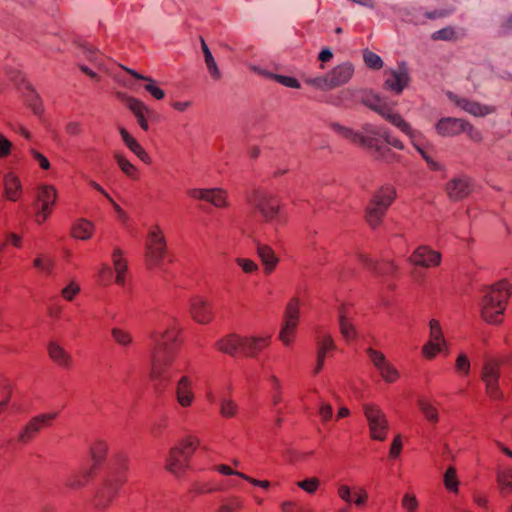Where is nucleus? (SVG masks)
Returning <instances> with one entry per match:
<instances>
[{
  "label": "nucleus",
  "mask_w": 512,
  "mask_h": 512,
  "mask_svg": "<svg viewBox=\"0 0 512 512\" xmlns=\"http://www.w3.org/2000/svg\"><path fill=\"white\" fill-rule=\"evenodd\" d=\"M177 331L166 329L164 332H153L150 338L153 342L151 351L150 376L155 381L169 382L167 374L177 352Z\"/></svg>",
  "instance_id": "obj_1"
},
{
  "label": "nucleus",
  "mask_w": 512,
  "mask_h": 512,
  "mask_svg": "<svg viewBox=\"0 0 512 512\" xmlns=\"http://www.w3.org/2000/svg\"><path fill=\"white\" fill-rule=\"evenodd\" d=\"M126 455L119 453L115 456L114 464L109 475L103 480L95 492L93 504L99 510L106 509L116 497L120 487L125 483L127 469Z\"/></svg>",
  "instance_id": "obj_2"
},
{
  "label": "nucleus",
  "mask_w": 512,
  "mask_h": 512,
  "mask_svg": "<svg viewBox=\"0 0 512 512\" xmlns=\"http://www.w3.org/2000/svg\"><path fill=\"white\" fill-rule=\"evenodd\" d=\"M511 294L512 285L506 280H501L487 288L480 303L482 318L490 324L500 323Z\"/></svg>",
  "instance_id": "obj_3"
},
{
  "label": "nucleus",
  "mask_w": 512,
  "mask_h": 512,
  "mask_svg": "<svg viewBox=\"0 0 512 512\" xmlns=\"http://www.w3.org/2000/svg\"><path fill=\"white\" fill-rule=\"evenodd\" d=\"M248 203L259 213L264 222L282 224L285 222L281 202L265 189H254L247 196Z\"/></svg>",
  "instance_id": "obj_4"
},
{
  "label": "nucleus",
  "mask_w": 512,
  "mask_h": 512,
  "mask_svg": "<svg viewBox=\"0 0 512 512\" xmlns=\"http://www.w3.org/2000/svg\"><path fill=\"white\" fill-rule=\"evenodd\" d=\"M199 445L200 441L195 436L189 435L184 438L178 446L171 448L166 460V469L175 475L182 474Z\"/></svg>",
  "instance_id": "obj_5"
},
{
  "label": "nucleus",
  "mask_w": 512,
  "mask_h": 512,
  "mask_svg": "<svg viewBox=\"0 0 512 512\" xmlns=\"http://www.w3.org/2000/svg\"><path fill=\"white\" fill-rule=\"evenodd\" d=\"M395 197V189L391 186H383L375 192L366 208V220L373 229L381 224Z\"/></svg>",
  "instance_id": "obj_6"
},
{
  "label": "nucleus",
  "mask_w": 512,
  "mask_h": 512,
  "mask_svg": "<svg viewBox=\"0 0 512 512\" xmlns=\"http://www.w3.org/2000/svg\"><path fill=\"white\" fill-rule=\"evenodd\" d=\"M481 380L485 384V392L492 400H503L504 393L500 389V362L495 359H488L484 362L481 370Z\"/></svg>",
  "instance_id": "obj_7"
},
{
  "label": "nucleus",
  "mask_w": 512,
  "mask_h": 512,
  "mask_svg": "<svg viewBox=\"0 0 512 512\" xmlns=\"http://www.w3.org/2000/svg\"><path fill=\"white\" fill-rule=\"evenodd\" d=\"M117 97L124 102L126 107L132 112L142 130L148 131L149 121H156L158 119L159 115L157 112L148 108L141 100L121 92L117 93Z\"/></svg>",
  "instance_id": "obj_8"
},
{
  "label": "nucleus",
  "mask_w": 512,
  "mask_h": 512,
  "mask_svg": "<svg viewBox=\"0 0 512 512\" xmlns=\"http://www.w3.org/2000/svg\"><path fill=\"white\" fill-rule=\"evenodd\" d=\"M166 255V240L159 226L148 234L146 242V262L149 267L158 266Z\"/></svg>",
  "instance_id": "obj_9"
},
{
  "label": "nucleus",
  "mask_w": 512,
  "mask_h": 512,
  "mask_svg": "<svg viewBox=\"0 0 512 512\" xmlns=\"http://www.w3.org/2000/svg\"><path fill=\"white\" fill-rule=\"evenodd\" d=\"M363 411L369 424L371 437L378 441H384L388 422L383 411L378 406L368 403L363 405Z\"/></svg>",
  "instance_id": "obj_10"
},
{
  "label": "nucleus",
  "mask_w": 512,
  "mask_h": 512,
  "mask_svg": "<svg viewBox=\"0 0 512 512\" xmlns=\"http://www.w3.org/2000/svg\"><path fill=\"white\" fill-rule=\"evenodd\" d=\"M57 417V413L39 414L29 420L19 432L16 442L27 445L34 440L37 434Z\"/></svg>",
  "instance_id": "obj_11"
},
{
  "label": "nucleus",
  "mask_w": 512,
  "mask_h": 512,
  "mask_svg": "<svg viewBox=\"0 0 512 512\" xmlns=\"http://www.w3.org/2000/svg\"><path fill=\"white\" fill-rule=\"evenodd\" d=\"M299 304L300 302L298 298H292L285 309L284 324L281 328L279 337L286 346L292 343L294 332L298 325L300 314Z\"/></svg>",
  "instance_id": "obj_12"
},
{
  "label": "nucleus",
  "mask_w": 512,
  "mask_h": 512,
  "mask_svg": "<svg viewBox=\"0 0 512 512\" xmlns=\"http://www.w3.org/2000/svg\"><path fill=\"white\" fill-rule=\"evenodd\" d=\"M376 113L383 117L386 121L398 128L402 133L407 135L411 140L419 134V131L413 129L411 125L391 106L385 99L377 107Z\"/></svg>",
  "instance_id": "obj_13"
},
{
  "label": "nucleus",
  "mask_w": 512,
  "mask_h": 512,
  "mask_svg": "<svg viewBox=\"0 0 512 512\" xmlns=\"http://www.w3.org/2000/svg\"><path fill=\"white\" fill-rule=\"evenodd\" d=\"M376 113L383 117L386 121L398 128L402 133L407 135L411 140L419 134V131L413 129L411 125L391 106L385 99L377 107Z\"/></svg>",
  "instance_id": "obj_14"
},
{
  "label": "nucleus",
  "mask_w": 512,
  "mask_h": 512,
  "mask_svg": "<svg viewBox=\"0 0 512 512\" xmlns=\"http://www.w3.org/2000/svg\"><path fill=\"white\" fill-rule=\"evenodd\" d=\"M410 75L406 63L399 64L397 70L386 72L384 89L400 94L409 85Z\"/></svg>",
  "instance_id": "obj_15"
},
{
  "label": "nucleus",
  "mask_w": 512,
  "mask_h": 512,
  "mask_svg": "<svg viewBox=\"0 0 512 512\" xmlns=\"http://www.w3.org/2000/svg\"><path fill=\"white\" fill-rule=\"evenodd\" d=\"M187 193L191 198L206 201L217 208H224L228 206L226 191L221 188H193L189 189Z\"/></svg>",
  "instance_id": "obj_16"
},
{
  "label": "nucleus",
  "mask_w": 512,
  "mask_h": 512,
  "mask_svg": "<svg viewBox=\"0 0 512 512\" xmlns=\"http://www.w3.org/2000/svg\"><path fill=\"white\" fill-rule=\"evenodd\" d=\"M94 468L89 466L71 471L64 480V487L70 491H79L85 488L95 477Z\"/></svg>",
  "instance_id": "obj_17"
},
{
  "label": "nucleus",
  "mask_w": 512,
  "mask_h": 512,
  "mask_svg": "<svg viewBox=\"0 0 512 512\" xmlns=\"http://www.w3.org/2000/svg\"><path fill=\"white\" fill-rule=\"evenodd\" d=\"M316 346V366L313 370L315 375L323 369L325 358L327 357L328 353L336 349L331 335L324 332L320 328L316 331Z\"/></svg>",
  "instance_id": "obj_18"
},
{
  "label": "nucleus",
  "mask_w": 512,
  "mask_h": 512,
  "mask_svg": "<svg viewBox=\"0 0 512 512\" xmlns=\"http://www.w3.org/2000/svg\"><path fill=\"white\" fill-rule=\"evenodd\" d=\"M429 326L430 340L424 345L422 352L426 358L431 359L442 350V346L445 345V340L438 320L432 319Z\"/></svg>",
  "instance_id": "obj_19"
},
{
  "label": "nucleus",
  "mask_w": 512,
  "mask_h": 512,
  "mask_svg": "<svg viewBox=\"0 0 512 512\" xmlns=\"http://www.w3.org/2000/svg\"><path fill=\"white\" fill-rule=\"evenodd\" d=\"M472 190V181L467 176L455 177L446 184L447 195L452 201H459L466 198Z\"/></svg>",
  "instance_id": "obj_20"
},
{
  "label": "nucleus",
  "mask_w": 512,
  "mask_h": 512,
  "mask_svg": "<svg viewBox=\"0 0 512 512\" xmlns=\"http://www.w3.org/2000/svg\"><path fill=\"white\" fill-rule=\"evenodd\" d=\"M409 261L425 268L435 267L440 264L441 254L428 246H419L411 254Z\"/></svg>",
  "instance_id": "obj_21"
},
{
  "label": "nucleus",
  "mask_w": 512,
  "mask_h": 512,
  "mask_svg": "<svg viewBox=\"0 0 512 512\" xmlns=\"http://www.w3.org/2000/svg\"><path fill=\"white\" fill-rule=\"evenodd\" d=\"M56 189L51 185H43L37 195V200L41 203L40 211L37 214V222H44L51 213L52 206L56 200Z\"/></svg>",
  "instance_id": "obj_22"
},
{
  "label": "nucleus",
  "mask_w": 512,
  "mask_h": 512,
  "mask_svg": "<svg viewBox=\"0 0 512 512\" xmlns=\"http://www.w3.org/2000/svg\"><path fill=\"white\" fill-rule=\"evenodd\" d=\"M436 132L442 137H453L464 132L465 120L455 117H443L435 125Z\"/></svg>",
  "instance_id": "obj_23"
},
{
  "label": "nucleus",
  "mask_w": 512,
  "mask_h": 512,
  "mask_svg": "<svg viewBox=\"0 0 512 512\" xmlns=\"http://www.w3.org/2000/svg\"><path fill=\"white\" fill-rule=\"evenodd\" d=\"M192 318L200 324H208L213 319V312L209 302L201 297H195L190 303Z\"/></svg>",
  "instance_id": "obj_24"
},
{
  "label": "nucleus",
  "mask_w": 512,
  "mask_h": 512,
  "mask_svg": "<svg viewBox=\"0 0 512 512\" xmlns=\"http://www.w3.org/2000/svg\"><path fill=\"white\" fill-rule=\"evenodd\" d=\"M354 66L344 62L334 67L329 73V81L333 88L346 84L353 76Z\"/></svg>",
  "instance_id": "obj_25"
},
{
  "label": "nucleus",
  "mask_w": 512,
  "mask_h": 512,
  "mask_svg": "<svg viewBox=\"0 0 512 512\" xmlns=\"http://www.w3.org/2000/svg\"><path fill=\"white\" fill-rule=\"evenodd\" d=\"M270 337H243L241 336V354L246 357H256L257 354L269 345Z\"/></svg>",
  "instance_id": "obj_26"
},
{
  "label": "nucleus",
  "mask_w": 512,
  "mask_h": 512,
  "mask_svg": "<svg viewBox=\"0 0 512 512\" xmlns=\"http://www.w3.org/2000/svg\"><path fill=\"white\" fill-rule=\"evenodd\" d=\"M176 398L181 407H190L194 401L192 381L188 376H182L177 382Z\"/></svg>",
  "instance_id": "obj_27"
},
{
  "label": "nucleus",
  "mask_w": 512,
  "mask_h": 512,
  "mask_svg": "<svg viewBox=\"0 0 512 512\" xmlns=\"http://www.w3.org/2000/svg\"><path fill=\"white\" fill-rule=\"evenodd\" d=\"M216 346L219 351L234 357L241 353V336L234 333L229 334L218 340Z\"/></svg>",
  "instance_id": "obj_28"
},
{
  "label": "nucleus",
  "mask_w": 512,
  "mask_h": 512,
  "mask_svg": "<svg viewBox=\"0 0 512 512\" xmlns=\"http://www.w3.org/2000/svg\"><path fill=\"white\" fill-rule=\"evenodd\" d=\"M121 138L125 145L144 163H151L148 153L142 148L138 141L123 127L119 129Z\"/></svg>",
  "instance_id": "obj_29"
},
{
  "label": "nucleus",
  "mask_w": 512,
  "mask_h": 512,
  "mask_svg": "<svg viewBox=\"0 0 512 512\" xmlns=\"http://www.w3.org/2000/svg\"><path fill=\"white\" fill-rule=\"evenodd\" d=\"M4 191L7 199L17 201L22 193V185L19 178L12 172L4 175Z\"/></svg>",
  "instance_id": "obj_30"
},
{
  "label": "nucleus",
  "mask_w": 512,
  "mask_h": 512,
  "mask_svg": "<svg viewBox=\"0 0 512 512\" xmlns=\"http://www.w3.org/2000/svg\"><path fill=\"white\" fill-rule=\"evenodd\" d=\"M339 327L342 336L346 340H352L356 338V329L350 319L348 318L347 307L342 305L338 310Z\"/></svg>",
  "instance_id": "obj_31"
},
{
  "label": "nucleus",
  "mask_w": 512,
  "mask_h": 512,
  "mask_svg": "<svg viewBox=\"0 0 512 512\" xmlns=\"http://www.w3.org/2000/svg\"><path fill=\"white\" fill-rule=\"evenodd\" d=\"M257 253L264 265L265 272L271 273L278 263V258L272 248L265 244H258Z\"/></svg>",
  "instance_id": "obj_32"
},
{
  "label": "nucleus",
  "mask_w": 512,
  "mask_h": 512,
  "mask_svg": "<svg viewBox=\"0 0 512 512\" xmlns=\"http://www.w3.org/2000/svg\"><path fill=\"white\" fill-rule=\"evenodd\" d=\"M359 260L366 265L367 268L377 274H392L397 270V266L393 262L377 263L364 254L359 255Z\"/></svg>",
  "instance_id": "obj_33"
},
{
  "label": "nucleus",
  "mask_w": 512,
  "mask_h": 512,
  "mask_svg": "<svg viewBox=\"0 0 512 512\" xmlns=\"http://www.w3.org/2000/svg\"><path fill=\"white\" fill-rule=\"evenodd\" d=\"M48 354L56 364L64 368H69L71 366V356L56 342H51L48 345Z\"/></svg>",
  "instance_id": "obj_34"
},
{
  "label": "nucleus",
  "mask_w": 512,
  "mask_h": 512,
  "mask_svg": "<svg viewBox=\"0 0 512 512\" xmlns=\"http://www.w3.org/2000/svg\"><path fill=\"white\" fill-rule=\"evenodd\" d=\"M329 127L333 130L338 136L343 139L348 140L350 143L358 145V142L362 140V133L350 128L343 126L337 122L329 123Z\"/></svg>",
  "instance_id": "obj_35"
},
{
  "label": "nucleus",
  "mask_w": 512,
  "mask_h": 512,
  "mask_svg": "<svg viewBox=\"0 0 512 512\" xmlns=\"http://www.w3.org/2000/svg\"><path fill=\"white\" fill-rule=\"evenodd\" d=\"M496 482L501 496L507 497L512 494V470L498 469L496 473Z\"/></svg>",
  "instance_id": "obj_36"
},
{
  "label": "nucleus",
  "mask_w": 512,
  "mask_h": 512,
  "mask_svg": "<svg viewBox=\"0 0 512 512\" xmlns=\"http://www.w3.org/2000/svg\"><path fill=\"white\" fill-rule=\"evenodd\" d=\"M200 40H201V49L204 54V61H205L207 70H208L210 76L214 80H220L222 77V74L217 66V63H216L209 47L207 46L206 42L204 41V39L201 37Z\"/></svg>",
  "instance_id": "obj_37"
},
{
  "label": "nucleus",
  "mask_w": 512,
  "mask_h": 512,
  "mask_svg": "<svg viewBox=\"0 0 512 512\" xmlns=\"http://www.w3.org/2000/svg\"><path fill=\"white\" fill-rule=\"evenodd\" d=\"M94 232V224L84 218L79 219L72 227V236L80 240H88Z\"/></svg>",
  "instance_id": "obj_38"
},
{
  "label": "nucleus",
  "mask_w": 512,
  "mask_h": 512,
  "mask_svg": "<svg viewBox=\"0 0 512 512\" xmlns=\"http://www.w3.org/2000/svg\"><path fill=\"white\" fill-rule=\"evenodd\" d=\"M364 129L370 133V134H374V135H379L381 136L385 142L398 149V150H403L404 149V144L402 141H400L398 138L394 137L391 135V133L386 130V129H383V128H376V127H373L372 125L370 124H367Z\"/></svg>",
  "instance_id": "obj_39"
},
{
  "label": "nucleus",
  "mask_w": 512,
  "mask_h": 512,
  "mask_svg": "<svg viewBox=\"0 0 512 512\" xmlns=\"http://www.w3.org/2000/svg\"><path fill=\"white\" fill-rule=\"evenodd\" d=\"M107 450H108V446L102 440L96 441L93 444V446L91 447L92 464L89 467L94 468L96 473H97L99 466L105 460Z\"/></svg>",
  "instance_id": "obj_40"
},
{
  "label": "nucleus",
  "mask_w": 512,
  "mask_h": 512,
  "mask_svg": "<svg viewBox=\"0 0 512 512\" xmlns=\"http://www.w3.org/2000/svg\"><path fill=\"white\" fill-rule=\"evenodd\" d=\"M457 105L474 116H485L490 112L487 106H483L478 102L468 99L459 100L457 102Z\"/></svg>",
  "instance_id": "obj_41"
},
{
  "label": "nucleus",
  "mask_w": 512,
  "mask_h": 512,
  "mask_svg": "<svg viewBox=\"0 0 512 512\" xmlns=\"http://www.w3.org/2000/svg\"><path fill=\"white\" fill-rule=\"evenodd\" d=\"M359 146L375 149L378 153L377 158L387 160V155H392L391 150L378 144V140L373 137H367L362 134V140L358 142Z\"/></svg>",
  "instance_id": "obj_42"
},
{
  "label": "nucleus",
  "mask_w": 512,
  "mask_h": 512,
  "mask_svg": "<svg viewBox=\"0 0 512 512\" xmlns=\"http://www.w3.org/2000/svg\"><path fill=\"white\" fill-rule=\"evenodd\" d=\"M421 136V133L419 132V134L414 138V140H411L413 146L415 147V149L420 153V155L422 156V158L425 160V162L427 163L428 167L430 170L432 171H442L444 169L443 165L440 164L439 162L435 161L428 153L427 151H425L420 145L417 144V140L418 138Z\"/></svg>",
  "instance_id": "obj_43"
},
{
  "label": "nucleus",
  "mask_w": 512,
  "mask_h": 512,
  "mask_svg": "<svg viewBox=\"0 0 512 512\" xmlns=\"http://www.w3.org/2000/svg\"><path fill=\"white\" fill-rule=\"evenodd\" d=\"M418 407L425 416V418L431 423H437L439 421V414L435 406L430 402L419 399L417 401Z\"/></svg>",
  "instance_id": "obj_44"
},
{
  "label": "nucleus",
  "mask_w": 512,
  "mask_h": 512,
  "mask_svg": "<svg viewBox=\"0 0 512 512\" xmlns=\"http://www.w3.org/2000/svg\"><path fill=\"white\" fill-rule=\"evenodd\" d=\"M111 335H112L113 340L119 346H122V347H129L133 342V337L130 334V332H128L124 329L118 328V327H114L111 330Z\"/></svg>",
  "instance_id": "obj_45"
},
{
  "label": "nucleus",
  "mask_w": 512,
  "mask_h": 512,
  "mask_svg": "<svg viewBox=\"0 0 512 512\" xmlns=\"http://www.w3.org/2000/svg\"><path fill=\"white\" fill-rule=\"evenodd\" d=\"M264 74L268 78L280 83L281 85H283L285 87L295 88V89L301 88L300 82L294 77L275 74V73H271V72H265Z\"/></svg>",
  "instance_id": "obj_46"
},
{
  "label": "nucleus",
  "mask_w": 512,
  "mask_h": 512,
  "mask_svg": "<svg viewBox=\"0 0 512 512\" xmlns=\"http://www.w3.org/2000/svg\"><path fill=\"white\" fill-rule=\"evenodd\" d=\"M114 158L119 166V168L122 170L124 174H126L128 177L136 178L137 177V168L128 161L124 156H122L119 153L114 154Z\"/></svg>",
  "instance_id": "obj_47"
},
{
  "label": "nucleus",
  "mask_w": 512,
  "mask_h": 512,
  "mask_svg": "<svg viewBox=\"0 0 512 512\" xmlns=\"http://www.w3.org/2000/svg\"><path fill=\"white\" fill-rule=\"evenodd\" d=\"M458 484L456 469L450 466L444 474V485L450 492H457Z\"/></svg>",
  "instance_id": "obj_48"
},
{
  "label": "nucleus",
  "mask_w": 512,
  "mask_h": 512,
  "mask_svg": "<svg viewBox=\"0 0 512 512\" xmlns=\"http://www.w3.org/2000/svg\"><path fill=\"white\" fill-rule=\"evenodd\" d=\"M243 507V500L240 497H231L225 500L219 507L218 512H237Z\"/></svg>",
  "instance_id": "obj_49"
},
{
  "label": "nucleus",
  "mask_w": 512,
  "mask_h": 512,
  "mask_svg": "<svg viewBox=\"0 0 512 512\" xmlns=\"http://www.w3.org/2000/svg\"><path fill=\"white\" fill-rule=\"evenodd\" d=\"M305 83L322 91L333 89L328 74L314 78H306Z\"/></svg>",
  "instance_id": "obj_50"
},
{
  "label": "nucleus",
  "mask_w": 512,
  "mask_h": 512,
  "mask_svg": "<svg viewBox=\"0 0 512 512\" xmlns=\"http://www.w3.org/2000/svg\"><path fill=\"white\" fill-rule=\"evenodd\" d=\"M363 58L366 66L371 69L379 70L383 67V61L381 57L372 51L367 49L364 50Z\"/></svg>",
  "instance_id": "obj_51"
},
{
  "label": "nucleus",
  "mask_w": 512,
  "mask_h": 512,
  "mask_svg": "<svg viewBox=\"0 0 512 512\" xmlns=\"http://www.w3.org/2000/svg\"><path fill=\"white\" fill-rule=\"evenodd\" d=\"M237 409V404L233 400L227 398H222L220 400V414L223 417H234L237 413Z\"/></svg>",
  "instance_id": "obj_52"
},
{
  "label": "nucleus",
  "mask_w": 512,
  "mask_h": 512,
  "mask_svg": "<svg viewBox=\"0 0 512 512\" xmlns=\"http://www.w3.org/2000/svg\"><path fill=\"white\" fill-rule=\"evenodd\" d=\"M366 353H367L368 357L370 358L371 362L373 363V365L378 370L382 369L385 365H387L389 363L387 361L385 355L378 350H375L373 348H368L366 350Z\"/></svg>",
  "instance_id": "obj_53"
},
{
  "label": "nucleus",
  "mask_w": 512,
  "mask_h": 512,
  "mask_svg": "<svg viewBox=\"0 0 512 512\" xmlns=\"http://www.w3.org/2000/svg\"><path fill=\"white\" fill-rule=\"evenodd\" d=\"M122 250L119 248L114 249L112 258L113 265L116 273H125L127 270V262L122 258Z\"/></svg>",
  "instance_id": "obj_54"
},
{
  "label": "nucleus",
  "mask_w": 512,
  "mask_h": 512,
  "mask_svg": "<svg viewBox=\"0 0 512 512\" xmlns=\"http://www.w3.org/2000/svg\"><path fill=\"white\" fill-rule=\"evenodd\" d=\"M470 361L465 354H460L455 363V370L458 374L467 376L470 373Z\"/></svg>",
  "instance_id": "obj_55"
},
{
  "label": "nucleus",
  "mask_w": 512,
  "mask_h": 512,
  "mask_svg": "<svg viewBox=\"0 0 512 512\" xmlns=\"http://www.w3.org/2000/svg\"><path fill=\"white\" fill-rule=\"evenodd\" d=\"M383 100L384 99L381 98L378 94L369 93L365 94L362 97L361 102L363 105H365L366 107L375 112L377 107L383 102Z\"/></svg>",
  "instance_id": "obj_56"
},
{
  "label": "nucleus",
  "mask_w": 512,
  "mask_h": 512,
  "mask_svg": "<svg viewBox=\"0 0 512 512\" xmlns=\"http://www.w3.org/2000/svg\"><path fill=\"white\" fill-rule=\"evenodd\" d=\"M401 505L406 512H416L419 503L415 495L406 493L402 498Z\"/></svg>",
  "instance_id": "obj_57"
},
{
  "label": "nucleus",
  "mask_w": 512,
  "mask_h": 512,
  "mask_svg": "<svg viewBox=\"0 0 512 512\" xmlns=\"http://www.w3.org/2000/svg\"><path fill=\"white\" fill-rule=\"evenodd\" d=\"M379 372L382 378L388 383H393L399 378L398 371L390 363H388L382 369H380Z\"/></svg>",
  "instance_id": "obj_58"
},
{
  "label": "nucleus",
  "mask_w": 512,
  "mask_h": 512,
  "mask_svg": "<svg viewBox=\"0 0 512 512\" xmlns=\"http://www.w3.org/2000/svg\"><path fill=\"white\" fill-rule=\"evenodd\" d=\"M146 84L144 86V89L150 93L155 99L161 100L165 97V92L158 86H156V82L154 79L148 77V80H146Z\"/></svg>",
  "instance_id": "obj_59"
},
{
  "label": "nucleus",
  "mask_w": 512,
  "mask_h": 512,
  "mask_svg": "<svg viewBox=\"0 0 512 512\" xmlns=\"http://www.w3.org/2000/svg\"><path fill=\"white\" fill-rule=\"evenodd\" d=\"M298 487L306 491L307 493L313 494L316 492L320 485V481L318 478L312 477L297 483Z\"/></svg>",
  "instance_id": "obj_60"
},
{
  "label": "nucleus",
  "mask_w": 512,
  "mask_h": 512,
  "mask_svg": "<svg viewBox=\"0 0 512 512\" xmlns=\"http://www.w3.org/2000/svg\"><path fill=\"white\" fill-rule=\"evenodd\" d=\"M235 261L237 265L240 266L243 272L245 273L250 274L258 270V265L251 259L236 258Z\"/></svg>",
  "instance_id": "obj_61"
},
{
  "label": "nucleus",
  "mask_w": 512,
  "mask_h": 512,
  "mask_svg": "<svg viewBox=\"0 0 512 512\" xmlns=\"http://www.w3.org/2000/svg\"><path fill=\"white\" fill-rule=\"evenodd\" d=\"M464 132L467 133L468 137L476 143H479L483 140L482 133L479 129L475 128L473 125H471L469 122L465 121V130Z\"/></svg>",
  "instance_id": "obj_62"
},
{
  "label": "nucleus",
  "mask_w": 512,
  "mask_h": 512,
  "mask_svg": "<svg viewBox=\"0 0 512 512\" xmlns=\"http://www.w3.org/2000/svg\"><path fill=\"white\" fill-rule=\"evenodd\" d=\"M455 37V31L451 27L440 29L432 34L434 40H452Z\"/></svg>",
  "instance_id": "obj_63"
},
{
  "label": "nucleus",
  "mask_w": 512,
  "mask_h": 512,
  "mask_svg": "<svg viewBox=\"0 0 512 512\" xmlns=\"http://www.w3.org/2000/svg\"><path fill=\"white\" fill-rule=\"evenodd\" d=\"M512 33V13L508 15L498 27L500 36H507Z\"/></svg>",
  "instance_id": "obj_64"
}]
</instances>
